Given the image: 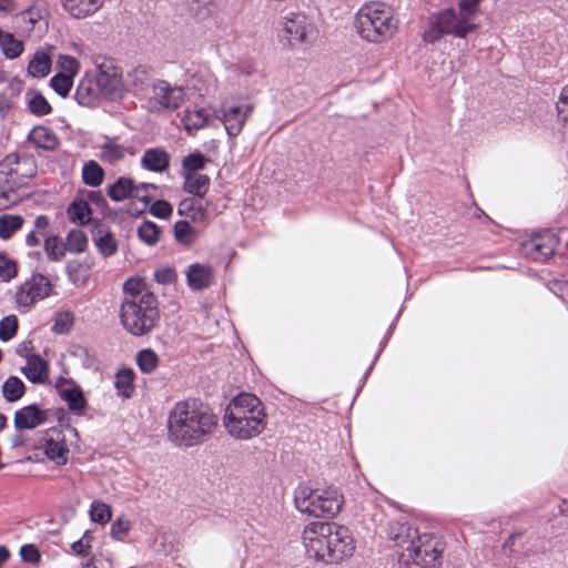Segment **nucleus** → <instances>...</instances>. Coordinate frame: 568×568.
Here are the masks:
<instances>
[{
	"mask_svg": "<svg viewBox=\"0 0 568 568\" xmlns=\"http://www.w3.org/2000/svg\"><path fill=\"white\" fill-rule=\"evenodd\" d=\"M217 425V416L200 399L178 402L169 414L168 432L172 443L190 448L206 442Z\"/></svg>",
	"mask_w": 568,
	"mask_h": 568,
	"instance_id": "f257e3e1",
	"label": "nucleus"
},
{
	"mask_svg": "<svg viewBox=\"0 0 568 568\" xmlns=\"http://www.w3.org/2000/svg\"><path fill=\"white\" fill-rule=\"evenodd\" d=\"M310 557L325 564H338L355 550L354 539L347 527L333 521H313L303 531Z\"/></svg>",
	"mask_w": 568,
	"mask_h": 568,
	"instance_id": "f03ea898",
	"label": "nucleus"
},
{
	"mask_svg": "<svg viewBox=\"0 0 568 568\" xmlns=\"http://www.w3.org/2000/svg\"><path fill=\"white\" fill-rule=\"evenodd\" d=\"M223 423L236 439L246 440L260 435L266 426L261 399L252 393H240L227 405Z\"/></svg>",
	"mask_w": 568,
	"mask_h": 568,
	"instance_id": "7ed1b4c3",
	"label": "nucleus"
},
{
	"mask_svg": "<svg viewBox=\"0 0 568 568\" xmlns=\"http://www.w3.org/2000/svg\"><path fill=\"white\" fill-rule=\"evenodd\" d=\"M355 28L358 36L369 43L390 40L398 29V20L393 8L385 2H369L356 13Z\"/></svg>",
	"mask_w": 568,
	"mask_h": 568,
	"instance_id": "20e7f679",
	"label": "nucleus"
},
{
	"mask_svg": "<svg viewBox=\"0 0 568 568\" xmlns=\"http://www.w3.org/2000/svg\"><path fill=\"white\" fill-rule=\"evenodd\" d=\"M481 0H459V12L449 8L437 13L428 27V42L439 40L444 34H453L465 39L477 30V24L470 22V17L479 11Z\"/></svg>",
	"mask_w": 568,
	"mask_h": 568,
	"instance_id": "39448f33",
	"label": "nucleus"
},
{
	"mask_svg": "<svg viewBox=\"0 0 568 568\" xmlns=\"http://www.w3.org/2000/svg\"><path fill=\"white\" fill-rule=\"evenodd\" d=\"M120 321L124 329L133 336H143L153 331L158 321L146 314L135 300H124L120 307Z\"/></svg>",
	"mask_w": 568,
	"mask_h": 568,
	"instance_id": "423d86ee",
	"label": "nucleus"
},
{
	"mask_svg": "<svg viewBox=\"0 0 568 568\" xmlns=\"http://www.w3.org/2000/svg\"><path fill=\"white\" fill-rule=\"evenodd\" d=\"M283 32L291 45H297L314 40L317 30L304 12H291L284 17Z\"/></svg>",
	"mask_w": 568,
	"mask_h": 568,
	"instance_id": "0eeeda50",
	"label": "nucleus"
},
{
	"mask_svg": "<svg viewBox=\"0 0 568 568\" xmlns=\"http://www.w3.org/2000/svg\"><path fill=\"white\" fill-rule=\"evenodd\" d=\"M52 287V283L45 275L36 273L30 280L18 287L16 293L17 303L24 307L31 306L37 301L49 297Z\"/></svg>",
	"mask_w": 568,
	"mask_h": 568,
	"instance_id": "6e6552de",
	"label": "nucleus"
},
{
	"mask_svg": "<svg viewBox=\"0 0 568 568\" xmlns=\"http://www.w3.org/2000/svg\"><path fill=\"white\" fill-rule=\"evenodd\" d=\"M97 88L100 94L109 100H118L122 98V79L111 60L97 65Z\"/></svg>",
	"mask_w": 568,
	"mask_h": 568,
	"instance_id": "1a4fd4ad",
	"label": "nucleus"
},
{
	"mask_svg": "<svg viewBox=\"0 0 568 568\" xmlns=\"http://www.w3.org/2000/svg\"><path fill=\"white\" fill-rule=\"evenodd\" d=\"M560 239L551 232L545 231L532 236L524 244L527 254L534 261H546L556 253H559Z\"/></svg>",
	"mask_w": 568,
	"mask_h": 568,
	"instance_id": "9d476101",
	"label": "nucleus"
},
{
	"mask_svg": "<svg viewBox=\"0 0 568 568\" xmlns=\"http://www.w3.org/2000/svg\"><path fill=\"white\" fill-rule=\"evenodd\" d=\"M90 232L92 242L104 258L115 255L119 242L108 223L102 220H92L90 221Z\"/></svg>",
	"mask_w": 568,
	"mask_h": 568,
	"instance_id": "9b49d317",
	"label": "nucleus"
},
{
	"mask_svg": "<svg viewBox=\"0 0 568 568\" xmlns=\"http://www.w3.org/2000/svg\"><path fill=\"white\" fill-rule=\"evenodd\" d=\"M133 182L134 180H115V182L109 186L108 195L115 202L132 197L149 204L151 197L145 193L141 194V192L146 191L149 186L154 187V185L142 184L141 186H134Z\"/></svg>",
	"mask_w": 568,
	"mask_h": 568,
	"instance_id": "f8f14e48",
	"label": "nucleus"
},
{
	"mask_svg": "<svg viewBox=\"0 0 568 568\" xmlns=\"http://www.w3.org/2000/svg\"><path fill=\"white\" fill-rule=\"evenodd\" d=\"M49 412L38 404H30L16 412L13 425L18 430L34 429L48 420Z\"/></svg>",
	"mask_w": 568,
	"mask_h": 568,
	"instance_id": "ddd939ff",
	"label": "nucleus"
},
{
	"mask_svg": "<svg viewBox=\"0 0 568 568\" xmlns=\"http://www.w3.org/2000/svg\"><path fill=\"white\" fill-rule=\"evenodd\" d=\"M153 100L159 108L166 110H176L183 101V91L181 88L172 87L166 81H158L153 84Z\"/></svg>",
	"mask_w": 568,
	"mask_h": 568,
	"instance_id": "4468645a",
	"label": "nucleus"
},
{
	"mask_svg": "<svg viewBox=\"0 0 568 568\" xmlns=\"http://www.w3.org/2000/svg\"><path fill=\"white\" fill-rule=\"evenodd\" d=\"M252 111V104H247L245 106H230L229 109H223L222 121L230 136H237L241 133Z\"/></svg>",
	"mask_w": 568,
	"mask_h": 568,
	"instance_id": "2eb2a0df",
	"label": "nucleus"
},
{
	"mask_svg": "<svg viewBox=\"0 0 568 568\" xmlns=\"http://www.w3.org/2000/svg\"><path fill=\"white\" fill-rule=\"evenodd\" d=\"M317 489H312L306 485H300L294 491V503L297 510L310 516L318 517L320 503L317 501Z\"/></svg>",
	"mask_w": 568,
	"mask_h": 568,
	"instance_id": "dca6fc26",
	"label": "nucleus"
},
{
	"mask_svg": "<svg viewBox=\"0 0 568 568\" xmlns=\"http://www.w3.org/2000/svg\"><path fill=\"white\" fill-rule=\"evenodd\" d=\"M317 501L320 503L318 517L334 518L342 510L344 497L336 488L329 487L318 494Z\"/></svg>",
	"mask_w": 568,
	"mask_h": 568,
	"instance_id": "f3484780",
	"label": "nucleus"
},
{
	"mask_svg": "<svg viewBox=\"0 0 568 568\" xmlns=\"http://www.w3.org/2000/svg\"><path fill=\"white\" fill-rule=\"evenodd\" d=\"M420 537L418 536V544L414 540L410 541L407 547V554L403 552L397 557V560H393L392 568H425L426 550L422 549Z\"/></svg>",
	"mask_w": 568,
	"mask_h": 568,
	"instance_id": "a211bd4d",
	"label": "nucleus"
},
{
	"mask_svg": "<svg viewBox=\"0 0 568 568\" xmlns=\"http://www.w3.org/2000/svg\"><path fill=\"white\" fill-rule=\"evenodd\" d=\"M171 155L165 150L152 148L144 151L141 159L143 169L154 172L164 173L170 166Z\"/></svg>",
	"mask_w": 568,
	"mask_h": 568,
	"instance_id": "6ab92c4d",
	"label": "nucleus"
},
{
	"mask_svg": "<svg viewBox=\"0 0 568 568\" xmlns=\"http://www.w3.org/2000/svg\"><path fill=\"white\" fill-rule=\"evenodd\" d=\"M213 278V270L210 265L194 263L186 271L187 285L194 291L207 288Z\"/></svg>",
	"mask_w": 568,
	"mask_h": 568,
	"instance_id": "aec40b11",
	"label": "nucleus"
},
{
	"mask_svg": "<svg viewBox=\"0 0 568 568\" xmlns=\"http://www.w3.org/2000/svg\"><path fill=\"white\" fill-rule=\"evenodd\" d=\"M105 0H61L63 9L75 19H84L95 13Z\"/></svg>",
	"mask_w": 568,
	"mask_h": 568,
	"instance_id": "412c9836",
	"label": "nucleus"
},
{
	"mask_svg": "<svg viewBox=\"0 0 568 568\" xmlns=\"http://www.w3.org/2000/svg\"><path fill=\"white\" fill-rule=\"evenodd\" d=\"M27 361L28 365L22 368L26 377L34 384L44 383L48 378L49 363L38 354L27 356Z\"/></svg>",
	"mask_w": 568,
	"mask_h": 568,
	"instance_id": "4be33fe9",
	"label": "nucleus"
},
{
	"mask_svg": "<svg viewBox=\"0 0 568 568\" xmlns=\"http://www.w3.org/2000/svg\"><path fill=\"white\" fill-rule=\"evenodd\" d=\"M60 397L67 402L69 409L77 414L83 415L87 407V399L84 397V393L82 388L73 384L72 387L60 390Z\"/></svg>",
	"mask_w": 568,
	"mask_h": 568,
	"instance_id": "5701e85b",
	"label": "nucleus"
},
{
	"mask_svg": "<svg viewBox=\"0 0 568 568\" xmlns=\"http://www.w3.org/2000/svg\"><path fill=\"white\" fill-rule=\"evenodd\" d=\"M28 140L38 148L48 151H53L59 144L55 133L47 126H36L32 129L28 135Z\"/></svg>",
	"mask_w": 568,
	"mask_h": 568,
	"instance_id": "b1692460",
	"label": "nucleus"
},
{
	"mask_svg": "<svg viewBox=\"0 0 568 568\" xmlns=\"http://www.w3.org/2000/svg\"><path fill=\"white\" fill-rule=\"evenodd\" d=\"M99 93L97 82L82 80L75 90L74 99L80 105L94 106L99 100Z\"/></svg>",
	"mask_w": 568,
	"mask_h": 568,
	"instance_id": "393cba45",
	"label": "nucleus"
},
{
	"mask_svg": "<svg viewBox=\"0 0 568 568\" xmlns=\"http://www.w3.org/2000/svg\"><path fill=\"white\" fill-rule=\"evenodd\" d=\"M212 164V161L200 151H194L182 160L181 174L183 178H191L192 173L206 170V166Z\"/></svg>",
	"mask_w": 568,
	"mask_h": 568,
	"instance_id": "a878e982",
	"label": "nucleus"
},
{
	"mask_svg": "<svg viewBox=\"0 0 568 568\" xmlns=\"http://www.w3.org/2000/svg\"><path fill=\"white\" fill-rule=\"evenodd\" d=\"M446 549V542L440 536L428 534V568H440L443 565V555Z\"/></svg>",
	"mask_w": 568,
	"mask_h": 568,
	"instance_id": "bb28decb",
	"label": "nucleus"
},
{
	"mask_svg": "<svg viewBox=\"0 0 568 568\" xmlns=\"http://www.w3.org/2000/svg\"><path fill=\"white\" fill-rule=\"evenodd\" d=\"M68 215L71 222L78 223L79 225H89L90 221H92V217L85 219L87 215H90L92 213V210L89 205V203L84 200H75L73 201L68 210Z\"/></svg>",
	"mask_w": 568,
	"mask_h": 568,
	"instance_id": "cd10ccee",
	"label": "nucleus"
},
{
	"mask_svg": "<svg viewBox=\"0 0 568 568\" xmlns=\"http://www.w3.org/2000/svg\"><path fill=\"white\" fill-rule=\"evenodd\" d=\"M51 59L43 51H37L29 62L28 72L33 78H44L50 73Z\"/></svg>",
	"mask_w": 568,
	"mask_h": 568,
	"instance_id": "c85d7f7f",
	"label": "nucleus"
},
{
	"mask_svg": "<svg viewBox=\"0 0 568 568\" xmlns=\"http://www.w3.org/2000/svg\"><path fill=\"white\" fill-rule=\"evenodd\" d=\"M26 384L17 376H10L2 385V395L8 403L19 400L26 393Z\"/></svg>",
	"mask_w": 568,
	"mask_h": 568,
	"instance_id": "c756f323",
	"label": "nucleus"
},
{
	"mask_svg": "<svg viewBox=\"0 0 568 568\" xmlns=\"http://www.w3.org/2000/svg\"><path fill=\"white\" fill-rule=\"evenodd\" d=\"M151 81V72L146 67L139 65L126 75V84L135 92L143 91Z\"/></svg>",
	"mask_w": 568,
	"mask_h": 568,
	"instance_id": "7c9ffc66",
	"label": "nucleus"
},
{
	"mask_svg": "<svg viewBox=\"0 0 568 568\" xmlns=\"http://www.w3.org/2000/svg\"><path fill=\"white\" fill-rule=\"evenodd\" d=\"M134 372L131 368H122L115 375V388L123 398H130L134 392Z\"/></svg>",
	"mask_w": 568,
	"mask_h": 568,
	"instance_id": "2f4dec72",
	"label": "nucleus"
},
{
	"mask_svg": "<svg viewBox=\"0 0 568 568\" xmlns=\"http://www.w3.org/2000/svg\"><path fill=\"white\" fill-rule=\"evenodd\" d=\"M44 453L47 457L57 465H65L68 462L69 448L64 443L55 442L52 438L45 440Z\"/></svg>",
	"mask_w": 568,
	"mask_h": 568,
	"instance_id": "473e14b6",
	"label": "nucleus"
},
{
	"mask_svg": "<svg viewBox=\"0 0 568 568\" xmlns=\"http://www.w3.org/2000/svg\"><path fill=\"white\" fill-rule=\"evenodd\" d=\"M209 120V114L204 109H194L185 111L182 122L185 130H199L203 128Z\"/></svg>",
	"mask_w": 568,
	"mask_h": 568,
	"instance_id": "72a5a7b5",
	"label": "nucleus"
},
{
	"mask_svg": "<svg viewBox=\"0 0 568 568\" xmlns=\"http://www.w3.org/2000/svg\"><path fill=\"white\" fill-rule=\"evenodd\" d=\"M0 47L2 53L8 59L18 58L23 51L22 41L17 40L13 34L9 32H2L0 38Z\"/></svg>",
	"mask_w": 568,
	"mask_h": 568,
	"instance_id": "f704fd0d",
	"label": "nucleus"
},
{
	"mask_svg": "<svg viewBox=\"0 0 568 568\" xmlns=\"http://www.w3.org/2000/svg\"><path fill=\"white\" fill-rule=\"evenodd\" d=\"M160 358L152 348H144L136 354V364L144 374L153 373L159 366Z\"/></svg>",
	"mask_w": 568,
	"mask_h": 568,
	"instance_id": "c9c22d12",
	"label": "nucleus"
},
{
	"mask_svg": "<svg viewBox=\"0 0 568 568\" xmlns=\"http://www.w3.org/2000/svg\"><path fill=\"white\" fill-rule=\"evenodd\" d=\"M23 217L20 215H1L0 216V239L8 240L12 234L20 230L23 225Z\"/></svg>",
	"mask_w": 568,
	"mask_h": 568,
	"instance_id": "e433bc0d",
	"label": "nucleus"
},
{
	"mask_svg": "<svg viewBox=\"0 0 568 568\" xmlns=\"http://www.w3.org/2000/svg\"><path fill=\"white\" fill-rule=\"evenodd\" d=\"M160 233L161 229L152 221H144L138 229L139 239L150 246L158 243Z\"/></svg>",
	"mask_w": 568,
	"mask_h": 568,
	"instance_id": "4c0bfd02",
	"label": "nucleus"
},
{
	"mask_svg": "<svg viewBox=\"0 0 568 568\" xmlns=\"http://www.w3.org/2000/svg\"><path fill=\"white\" fill-rule=\"evenodd\" d=\"M88 246V237L81 230H72L68 233L65 250L73 253H82Z\"/></svg>",
	"mask_w": 568,
	"mask_h": 568,
	"instance_id": "58836bf2",
	"label": "nucleus"
},
{
	"mask_svg": "<svg viewBox=\"0 0 568 568\" xmlns=\"http://www.w3.org/2000/svg\"><path fill=\"white\" fill-rule=\"evenodd\" d=\"M28 95H31L28 100V106L31 113L36 115H47L52 111L50 103L41 93L29 92Z\"/></svg>",
	"mask_w": 568,
	"mask_h": 568,
	"instance_id": "ea45409f",
	"label": "nucleus"
},
{
	"mask_svg": "<svg viewBox=\"0 0 568 568\" xmlns=\"http://www.w3.org/2000/svg\"><path fill=\"white\" fill-rule=\"evenodd\" d=\"M18 275V264L6 252H0V278L10 282Z\"/></svg>",
	"mask_w": 568,
	"mask_h": 568,
	"instance_id": "a19ab883",
	"label": "nucleus"
},
{
	"mask_svg": "<svg viewBox=\"0 0 568 568\" xmlns=\"http://www.w3.org/2000/svg\"><path fill=\"white\" fill-rule=\"evenodd\" d=\"M90 516L92 521L104 525L111 520L112 510L109 505L94 500L91 505Z\"/></svg>",
	"mask_w": 568,
	"mask_h": 568,
	"instance_id": "79ce46f5",
	"label": "nucleus"
},
{
	"mask_svg": "<svg viewBox=\"0 0 568 568\" xmlns=\"http://www.w3.org/2000/svg\"><path fill=\"white\" fill-rule=\"evenodd\" d=\"M19 323L16 315H8L0 321V341L8 342L18 332Z\"/></svg>",
	"mask_w": 568,
	"mask_h": 568,
	"instance_id": "37998d69",
	"label": "nucleus"
},
{
	"mask_svg": "<svg viewBox=\"0 0 568 568\" xmlns=\"http://www.w3.org/2000/svg\"><path fill=\"white\" fill-rule=\"evenodd\" d=\"M136 304L140 305L146 314L153 315L154 320L160 321L159 301L155 294L146 292L140 297Z\"/></svg>",
	"mask_w": 568,
	"mask_h": 568,
	"instance_id": "c03bdc74",
	"label": "nucleus"
},
{
	"mask_svg": "<svg viewBox=\"0 0 568 568\" xmlns=\"http://www.w3.org/2000/svg\"><path fill=\"white\" fill-rule=\"evenodd\" d=\"M73 84V78L65 73H58L50 80L51 88L61 97L65 98Z\"/></svg>",
	"mask_w": 568,
	"mask_h": 568,
	"instance_id": "a18cd8bd",
	"label": "nucleus"
},
{
	"mask_svg": "<svg viewBox=\"0 0 568 568\" xmlns=\"http://www.w3.org/2000/svg\"><path fill=\"white\" fill-rule=\"evenodd\" d=\"M194 233V230L190 222L185 220L178 221L174 224V237L176 242L183 244V245H190L192 242V235Z\"/></svg>",
	"mask_w": 568,
	"mask_h": 568,
	"instance_id": "49530a36",
	"label": "nucleus"
},
{
	"mask_svg": "<svg viewBox=\"0 0 568 568\" xmlns=\"http://www.w3.org/2000/svg\"><path fill=\"white\" fill-rule=\"evenodd\" d=\"M44 251L51 261H59L64 256L65 247H61L58 236H49L44 241Z\"/></svg>",
	"mask_w": 568,
	"mask_h": 568,
	"instance_id": "de8ad7c7",
	"label": "nucleus"
},
{
	"mask_svg": "<svg viewBox=\"0 0 568 568\" xmlns=\"http://www.w3.org/2000/svg\"><path fill=\"white\" fill-rule=\"evenodd\" d=\"M73 315L70 312L59 313L55 317L52 331L55 334H68L73 326Z\"/></svg>",
	"mask_w": 568,
	"mask_h": 568,
	"instance_id": "09e8293b",
	"label": "nucleus"
},
{
	"mask_svg": "<svg viewBox=\"0 0 568 568\" xmlns=\"http://www.w3.org/2000/svg\"><path fill=\"white\" fill-rule=\"evenodd\" d=\"M210 187V180H184V190L199 197H203Z\"/></svg>",
	"mask_w": 568,
	"mask_h": 568,
	"instance_id": "8fccbe9b",
	"label": "nucleus"
},
{
	"mask_svg": "<svg viewBox=\"0 0 568 568\" xmlns=\"http://www.w3.org/2000/svg\"><path fill=\"white\" fill-rule=\"evenodd\" d=\"M19 554L23 562L38 565L41 561V552L33 544L23 545L20 548Z\"/></svg>",
	"mask_w": 568,
	"mask_h": 568,
	"instance_id": "3c124183",
	"label": "nucleus"
},
{
	"mask_svg": "<svg viewBox=\"0 0 568 568\" xmlns=\"http://www.w3.org/2000/svg\"><path fill=\"white\" fill-rule=\"evenodd\" d=\"M124 149L111 141L106 142L102 148L101 158L110 163L122 159Z\"/></svg>",
	"mask_w": 568,
	"mask_h": 568,
	"instance_id": "603ef678",
	"label": "nucleus"
},
{
	"mask_svg": "<svg viewBox=\"0 0 568 568\" xmlns=\"http://www.w3.org/2000/svg\"><path fill=\"white\" fill-rule=\"evenodd\" d=\"M131 529V523L123 517L116 518L111 525V536L116 540H123Z\"/></svg>",
	"mask_w": 568,
	"mask_h": 568,
	"instance_id": "864d4df0",
	"label": "nucleus"
},
{
	"mask_svg": "<svg viewBox=\"0 0 568 568\" xmlns=\"http://www.w3.org/2000/svg\"><path fill=\"white\" fill-rule=\"evenodd\" d=\"M154 278L159 284L166 285L176 281L178 275L172 266H161L154 271Z\"/></svg>",
	"mask_w": 568,
	"mask_h": 568,
	"instance_id": "5fc2aeb1",
	"label": "nucleus"
},
{
	"mask_svg": "<svg viewBox=\"0 0 568 568\" xmlns=\"http://www.w3.org/2000/svg\"><path fill=\"white\" fill-rule=\"evenodd\" d=\"M172 205L165 200H158L152 203L150 213L159 219H166L172 214Z\"/></svg>",
	"mask_w": 568,
	"mask_h": 568,
	"instance_id": "6e6d98bb",
	"label": "nucleus"
},
{
	"mask_svg": "<svg viewBox=\"0 0 568 568\" xmlns=\"http://www.w3.org/2000/svg\"><path fill=\"white\" fill-rule=\"evenodd\" d=\"M58 64L67 75H71L72 78L77 74L79 69V62L75 58L70 55H60Z\"/></svg>",
	"mask_w": 568,
	"mask_h": 568,
	"instance_id": "4d7b16f0",
	"label": "nucleus"
},
{
	"mask_svg": "<svg viewBox=\"0 0 568 568\" xmlns=\"http://www.w3.org/2000/svg\"><path fill=\"white\" fill-rule=\"evenodd\" d=\"M556 109L562 122L568 123V84L562 88Z\"/></svg>",
	"mask_w": 568,
	"mask_h": 568,
	"instance_id": "13d9d810",
	"label": "nucleus"
},
{
	"mask_svg": "<svg viewBox=\"0 0 568 568\" xmlns=\"http://www.w3.org/2000/svg\"><path fill=\"white\" fill-rule=\"evenodd\" d=\"M144 286L145 284L143 278H130L124 283L123 290L124 293L135 298L142 293Z\"/></svg>",
	"mask_w": 568,
	"mask_h": 568,
	"instance_id": "bf43d9fd",
	"label": "nucleus"
},
{
	"mask_svg": "<svg viewBox=\"0 0 568 568\" xmlns=\"http://www.w3.org/2000/svg\"><path fill=\"white\" fill-rule=\"evenodd\" d=\"M82 178H104V172L98 162L91 160L84 163Z\"/></svg>",
	"mask_w": 568,
	"mask_h": 568,
	"instance_id": "052dcab7",
	"label": "nucleus"
},
{
	"mask_svg": "<svg viewBox=\"0 0 568 568\" xmlns=\"http://www.w3.org/2000/svg\"><path fill=\"white\" fill-rule=\"evenodd\" d=\"M12 164H18V156L16 154L7 155L4 160L0 162V174H18L16 169L10 168Z\"/></svg>",
	"mask_w": 568,
	"mask_h": 568,
	"instance_id": "680f3d73",
	"label": "nucleus"
},
{
	"mask_svg": "<svg viewBox=\"0 0 568 568\" xmlns=\"http://www.w3.org/2000/svg\"><path fill=\"white\" fill-rule=\"evenodd\" d=\"M92 546L90 544H84V540H77L71 545V549L79 556L88 557L91 555Z\"/></svg>",
	"mask_w": 568,
	"mask_h": 568,
	"instance_id": "e2e57ef3",
	"label": "nucleus"
},
{
	"mask_svg": "<svg viewBox=\"0 0 568 568\" xmlns=\"http://www.w3.org/2000/svg\"><path fill=\"white\" fill-rule=\"evenodd\" d=\"M50 225V220L45 215H39L34 221V226L38 230H45Z\"/></svg>",
	"mask_w": 568,
	"mask_h": 568,
	"instance_id": "0e129e2a",
	"label": "nucleus"
},
{
	"mask_svg": "<svg viewBox=\"0 0 568 568\" xmlns=\"http://www.w3.org/2000/svg\"><path fill=\"white\" fill-rule=\"evenodd\" d=\"M193 209V203L191 200H184L180 203L178 213L180 215H185L189 211Z\"/></svg>",
	"mask_w": 568,
	"mask_h": 568,
	"instance_id": "69168bd1",
	"label": "nucleus"
},
{
	"mask_svg": "<svg viewBox=\"0 0 568 568\" xmlns=\"http://www.w3.org/2000/svg\"><path fill=\"white\" fill-rule=\"evenodd\" d=\"M65 384H69V385H71V387H72V386H73V384H75V383H74V382H73V379H71V378H65V377H63V376H60V377L57 379L55 384H54V387L57 388V390H58V393H59V394H60V390H61V389H64L62 386H63V385H65Z\"/></svg>",
	"mask_w": 568,
	"mask_h": 568,
	"instance_id": "338daca9",
	"label": "nucleus"
},
{
	"mask_svg": "<svg viewBox=\"0 0 568 568\" xmlns=\"http://www.w3.org/2000/svg\"><path fill=\"white\" fill-rule=\"evenodd\" d=\"M26 243L29 245V246H37L39 245L40 241L38 239V236L36 235V232L32 231L30 232L27 237H26Z\"/></svg>",
	"mask_w": 568,
	"mask_h": 568,
	"instance_id": "774afa93",
	"label": "nucleus"
}]
</instances>
